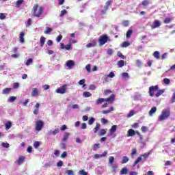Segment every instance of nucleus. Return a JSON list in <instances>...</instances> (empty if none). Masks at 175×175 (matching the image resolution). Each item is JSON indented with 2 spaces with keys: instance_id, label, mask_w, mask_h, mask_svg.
<instances>
[{
  "instance_id": "58",
  "label": "nucleus",
  "mask_w": 175,
  "mask_h": 175,
  "mask_svg": "<svg viewBox=\"0 0 175 175\" xmlns=\"http://www.w3.org/2000/svg\"><path fill=\"white\" fill-rule=\"evenodd\" d=\"M163 83H164V84L169 85V84H170V79H169L167 78H165L163 79Z\"/></svg>"
},
{
  "instance_id": "19",
  "label": "nucleus",
  "mask_w": 175,
  "mask_h": 175,
  "mask_svg": "<svg viewBox=\"0 0 175 175\" xmlns=\"http://www.w3.org/2000/svg\"><path fill=\"white\" fill-rule=\"evenodd\" d=\"M111 167L112 168V172L113 173H117V170L118 169V165L116 163L111 164Z\"/></svg>"
},
{
  "instance_id": "20",
  "label": "nucleus",
  "mask_w": 175,
  "mask_h": 175,
  "mask_svg": "<svg viewBox=\"0 0 175 175\" xmlns=\"http://www.w3.org/2000/svg\"><path fill=\"white\" fill-rule=\"evenodd\" d=\"M129 157H128L126 156L122 157V161H121V163L122 165H124V163H127V162H129Z\"/></svg>"
},
{
  "instance_id": "55",
  "label": "nucleus",
  "mask_w": 175,
  "mask_h": 175,
  "mask_svg": "<svg viewBox=\"0 0 175 175\" xmlns=\"http://www.w3.org/2000/svg\"><path fill=\"white\" fill-rule=\"evenodd\" d=\"M68 175H75V172L72 170H68L66 172Z\"/></svg>"
},
{
  "instance_id": "53",
  "label": "nucleus",
  "mask_w": 175,
  "mask_h": 175,
  "mask_svg": "<svg viewBox=\"0 0 175 175\" xmlns=\"http://www.w3.org/2000/svg\"><path fill=\"white\" fill-rule=\"evenodd\" d=\"M85 69L88 73H91V64H88L85 66Z\"/></svg>"
},
{
  "instance_id": "46",
  "label": "nucleus",
  "mask_w": 175,
  "mask_h": 175,
  "mask_svg": "<svg viewBox=\"0 0 175 175\" xmlns=\"http://www.w3.org/2000/svg\"><path fill=\"white\" fill-rule=\"evenodd\" d=\"M60 148H61V150H66V144L62 142L60 144Z\"/></svg>"
},
{
  "instance_id": "38",
  "label": "nucleus",
  "mask_w": 175,
  "mask_h": 175,
  "mask_svg": "<svg viewBox=\"0 0 175 175\" xmlns=\"http://www.w3.org/2000/svg\"><path fill=\"white\" fill-rule=\"evenodd\" d=\"M142 5L143 6H148V5H150V1L148 0H144L142 1Z\"/></svg>"
},
{
  "instance_id": "37",
  "label": "nucleus",
  "mask_w": 175,
  "mask_h": 175,
  "mask_svg": "<svg viewBox=\"0 0 175 175\" xmlns=\"http://www.w3.org/2000/svg\"><path fill=\"white\" fill-rule=\"evenodd\" d=\"M164 92H165V90H159L156 94V97L158 98L159 96H161V95H162V94H163Z\"/></svg>"
},
{
  "instance_id": "34",
  "label": "nucleus",
  "mask_w": 175,
  "mask_h": 175,
  "mask_svg": "<svg viewBox=\"0 0 175 175\" xmlns=\"http://www.w3.org/2000/svg\"><path fill=\"white\" fill-rule=\"evenodd\" d=\"M128 46H131V43H129V42H124L120 44V46L122 47H128Z\"/></svg>"
},
{
  "instance_id": "56",
  "label": "nucleus",
  "mask_w": 175,
  "mask_h": 175,
  "mask_svg": "<svg viewBox=\"0 0 175 175\" xmlns=\"http://www.w3.org/2000/svg\"><path fill=\"white\" fill-rule=\"evenodd\" d=\"M32 25V20L31 18H29L26 23V27H30V25Z\"/></svg>"
},
{
  "instance_id": "43",
  "label": "nucleus",
  "mask_w": 175,
  "mask_h": 175,
  "mask_svg": "<svg viewBox=\"0 0 175 175\" xmlns=\"http://www.w3.org/2000/svg\"><path fill=\"white\" fill-rule=\"evenodd\" d=\"M122 77H123L124 79H129V75L128 74V72H123L122 73Z\"/></svg>"
},
{
  "instance_id": "3",
  "label": "nucleus",
  "mask_w": 175,
  "mask_h": 175,
  "mask_svg": "<svg viewBox=\"0 0 175 175\" xmlns=\"http://www.w3.org/2000/svg\"><path fill=\"white\" fill-rule=\"evenodd\" d=\"M107 40H109V37H107V35L101 36L98 39L99 46L106 44V43H107Z\"/></svg>"
},
{
  "instance_id": "11",
  "label": "nucleus",
  "mask_w": 175,
  "mask_h": 175,
  "mask_svg": "<svg viewBox=\"0 0 175 175\" xmlns=\"http://www.w3.org/2000/svg\"><path fill=\"white\" fill-rule=\"evenodd\" d=\"M107 155V152L105 151L101 154H94V159H99L100 158H103V157H106Z\"/></svg>"
},
{
  "instance_id": "16",
  "label": "nucleus",
  "mask_w": 175,
  "mask_h": 175,
  "mask_svg": "<svg viewBox=\"0 0 175 175\" xmlns=\"http://www.w3.org/2000/svg\"><path fill=\"white\" fill-rule=\"evenodd\" d=\"M51 32H53V28L46 26L45 27V31H44V33H45V35H50Z\"/></svg>"
},
{
  "instance_id": "50",
  "label": "nucleus",
  "mask_w": 175,
  "mask_h": 175,
  "mask_svg": "<svg viewBox=\"0 0 175 175\" xmlns=\"http://www.w3.org/2000/svg\"><path fill=\"white\" fill-rule=\"evenodd\" d=\"M79 174L81 175H88V172H85L84 170H81L79 172Z\"/></svg>"
},
{
  "instance_id": "52",
  "label": "nucleus",
  "mask_w": 175,
  "mask_h": 175,
  "mask_svg": "<svg viewBox=\"0 0 175 175\" xmlns=\"http://www.w3.org/2000/svg\"><path fill=\"white\" fill-rule=\"evenodd\" d=\"M115 99H116V95L111 94L110 96V103H113V102L115 100Z\"/></svg>"
},
{
  "instance_id": "9",
  "label": "nucleus",
  "mask_w": 175,
  "mask_h": 175,
  "mask_svg": "<svg viewBox=\"0 0 175 175\" xmlns=\"http://www.w3.org/2000/svg\"><path fill=\"white\" fill-rule=\"evenodd\" d=\"M57 133H59V129H55L54 130H50L47 132L46 135L48 136H51V135H53L55 136V135H57Z\"/></svg>"
},
{
  "instance_id": "15",
  "label": "nucleus",
  "mask_w": 175,
  "mask_h": 175,
  "mask_svg": "<svg viewBox=\"0 0 175 175\" xmlns=\"http://www.w3.org/2000/svg\"><path fill=\"white\" fill-rule=\"evenodd\" d=\"M156 112H157V107H153L152 108H151V109L149 111L150 117H152Z\"/></svg>"
},
{
  "instance_id": "25",
  "label": "nucleus",
  "mask_w": 175,
  "mask_h": 175,
  "mask_svg": "<svg viewBox=\"0 0 175 175\" xmlns=\"http://www.w3.org/2000/svg\"><path fill=\"white\" fill-rule=\"evenodd\" d=\"M100 129V124L99 123H96V127L94 129V133H98V131Z\"/></svg>"
},
{
  "instance_id": "28",
  "label": "nucleus",
  "mask_w": 175,
  "mask_h": 175,
  "mask_svg": "<svg viewBox=\"0 0 175 175\" xmlns=\"http://www.w3.org/2000/svg\"><path fill=\"white\" fill-rule=\"evenodd\" d=\"M117 65L119 68H122V66L125 65V62L124 60H120L118 62Z\"/></svg>"
},
{
  "instance_id": "57",
  "label": "nucleus",
  "mask_w": 175,
  "mask_h": 175,
  "mask_svg": "<svg viewBox=\"0 0 175 175\" xmlns=\"http://www.w3.org/2000/svg\"><path fill=\"white\" fill-rule=\"evenodd\" d=\"M172 21V18H165V19L164 20V23L165 24H169Z\"/></svg>"
},
{
  "instance_id": "36",
  "label": "nucleus",
  "mask_w": 175,
  "mask_h": 175,
  "mask_svg": "<svg viewBox=\"0 0 175 175\" xmlns=\"http://www.w3.org/2000/svg\"><path fill=\"white\" fill-rule=\"evenodd\" d=\"M16 99H17V97L11 96L8 98V102H10V103H13V102H14V100H16Z\"/></svg>"
},
{
  "instance_id": "51",
  "label": "nucleus",
  "mask_w": 175,
  "mask_h": 175,
  "mask_svg": "<svg viewBox=\"0 0 175 175\" xmlns=\"http://www.w3.org/2000/svg\"><path fill=\"white\" fill-rule=\"evenodd\" d=\"M122 24L124 27H128L129 25V21H123Z\"/></svg>"
},
{
  "instance_id": "40",
  "label": "nucleus",
  "mask_w": 175,
  "mask_h": 175,
  "mask_svg": "<svg viewBox=\"0 0 175 175\" xmlns=\"http://www.w3.org/2000/svg\"><path fill=\"white\" fill-rule=\"evenodd\" d=\"M133 116H135V111H133V110L130 111V112L127 114L128 118H129Z\"/></svg>"
},
{
  "instance_id": "29",
  "label": "nucleus",
  "mask_w": 175,
  "mask_h": 175,
  "mask_svg": "<svg viewBox=\"0 0 175 175\" xmlns=\"http://www.w3.org/2000/svg\"><path fill=\"white\" fill-rule=\"evenodd\" d=\"M40 42V46L43 47V46H44V42H46V38L41 37Z\"/></svg>"
},
{
  "instance_id": "5",
  "label": "nucleus",
  "mask_w": 175,
  "mask_h": 175,
  "mask_svg": "<svg viewBox=\"0 0 175 175\" xmlns=\"http://www.w3.org/2000/svg\"><path fill=\"white\" fill-rule=\"evenodd\" d=\"M66 90H68V85H63L62 87L57 88L55 90V92L57 94H66Z\"/></svg>"
},
{
  "instance_id": "4",
  "label": "nucleus",
  "mask_w": 175,
  "mask_h": 175,
  "mask_svg": "<svg viewBox=\"0 0 175 175\" xmlns=\"http://www.w3.org/2000/svg\"><path fill=\"white\" fill-rule=\"evenodd\" d=\"M44 126V122L43 121L39 120L36 122V131H38V132H40L42 131V129Z\"/></svg>"
},
{
  "instance_id": "62",
  "label": "nucleus",
  "mask_w": 175,
  "mask_h": 175,
  "mask_svg": "<svg viewBox=\"0 0 175 175\" xmlns=\"http://www.w3.org/2000/svg\"><path fill=\"white\" fill-rule=\"evenodd\" d=\"M18 87H20V83H14L13 85V88L14 90H17V88H18Z\"/></svg>"
},
{
  "instance_id": "27",
  "label": "nucleus",
  "mask_w": 175,
  "mask_h": 175,
  "mask_svg": "<svg viewBox=\"0 0 175 175\" xmlns=\"http://www.w3.org/2000/svg\"><path fill=\"white\" fill-rule=\"evenodd\" d=\"M92 94L90 92H84L83 94V98H90Z\"/></svg>"
},
{
  "instance_id": "31",
  "label": "nucleus",
  "mask_w": 175,
  "mask_h": 175,
  "mask_svg": "<svg viewBox=\"0 0 175 175\" xmlns=\"http://www.w3.org/2000/svg\"><path fill=\"white\" fill-rule=\"evenodd\" d=\"M133 33V31L132 29H129L126 34V38H131V35H132Z\"/></svg>"
},
{
  "instance_id": "12",
  "label": "nucleus",
  "mask_w": 175,
  "mask_h": 175,
  "mask_svg": "<svg viewBox=\"0 0 175 175\" xmlns=\"http://www.w3.org/2000/svg\"><path fill=\"white\" fill-rule=\"evenodd\" d=\"M116 131H117V125H113L110 129V136H113V137H116V134H113L114 132H116Z\"/></svg>"
},
{
  "instance_id": "33",
  "label": "nucleus",
  "mask_w": 175,
  "mask_h": 175,
  "mask_svg": "<svg viewBox=\"0 0 175 175\" xmlns=\"http://www.w3.org/2000/svg\"><path fill=\"white\" fill-rule=\"evenodd\" d=\"M23 2H24V0H18L16 3V7L20 8V6H21V5H23Z\"/></svg>"
},
{
  "instance_id": "21",
  "label": "nucleus",
  "mask_w": 175,
  "mask_h": 175,
  "mask_svg": "<svg viewBox=\"0 0 175 175\" xmlns=\"http://www.w3.org/2000/svg\"><path fill=\"white\" fill-rule=\"evenodd\" d=\"M25 157H24V156H21L19 158H18V159L17 160V163L18 164V165H22V163L24 162V161H25Z\"/></svg>"
},
{
  "instance_id": "17",
  "label": "nucleus",
  "mask_w": 175,
  "mask_h": 175,
  "mask_svg": "<svg viewBox=\"0 0 175 175\" xmlns=\"http://www.w3.org/2000/svg\"><path fill=\"white\" fill-rule=\"evenodd\" d=\"M24 36H25V33H24V31H21L19 36V42H21V43L25 42Z\"/></svg>"
},
{
  "instance_id": "7",
  "label": "nucleus",
  "mask_w": 175,
  "mask_h": 175,
  "mask_svg": "<svg viewBox=\"0 0 175 175\" xmlns=\"http://www.w3.org/2000/svg\"><path fill=\"white\" fill-rule=\"evenodd\" d=\"M158 85H155V86H150L149 88V94L150 96H154V91H158Z\"/></svg>"
},
{
  "instance_id": "48",
  "label": "nucleus",
  "mask_w": 175,
  "mask_h": 175,
  "mask_svg": "<svg viewBox=\"0 0 175 175\" xmlns=\"http://www.w3.org/2000/svg\"><path fill=\"white\" fill-rule=\"evenodd\" d=\"M117 55L120 58H122V59H125V58H126V57L124 56V55H122V53H121L120 52H118Z\"/></svg>"
},
{
  "instance_id": "22",
  "label": "nucleus",
  "mask_w": 175,
  "mask_h": 175,
  "mask_svg": "<svg viewBox=\"0 0 175 175\" xmlns=\"http://www.w3.org/2000/svg\"><path fill=\"white\" fill-rule=\"evenodd\" d=\"M70 136V133H65L63 139H62V142H66L68 139H69V137Z\"/></svg>"
},
{
  "instance_id": "60",
  "label": "nucleus",
  "mask_w": 175,
  "mask_h": 175,
  "mask_svg": "<svg viewBox=\"0 0 175 175\" xmlns=\"http://www.w3.org/2000/svg\"><path fill=\"white\" fill-rule=\"evenodd\" d=\"M62 40V35L59 34L56 38V41L57 42V43H59V42H61Z\"/></svg>"
},
{
  "instance_id": "8",
  "label": "nucleus",
  "mask_w": 175,
  "mask_h": 175,
  "mask_svg": "<svg viewBox=\"0 0 175 175\" xmlns=\"http://www.w3.org/2000/svg\"><path fill=\"white\" fill-rule=\"evenodd\" d=\"M103 102H110V97H108L107 98H98L96 100V105H102Z\"/></svg>"
},
{
  "instance_id": "54",
  "label": "nucleus",
  "mask_w": 175,
  "mask_h": 175,
  "mask_svg": "<svg viewBox=\"0 0 175 175\" xmlns=\"http://www.w3.org/2000/svg\"><path fill=\"white\" fill-rule=\"evenodd\" d=\"M1 146L4 148H9V147L10 146L9 145V143H5V142H3L1 144Z\"/></svg>"
},
{
  "instance_id": "10",
  "label": "nucleus",
  "mask_w": 175,
  "mask_h": 175,
  "mask_svg": "<svg viewBox=\"0 0 175 175\" xmlns=\"http://www.w3.org/2000/svg\"><path fill=\"white\" fill-rule=\"evenodd\" d=\"M75 62L72 60H68L66 62V66H67V68H68V69H73V68H75Z\"/></svg>"
},
{
  "instance_id": "59",
  "label": "nucleus",
  "mask_w": 175,
  "mask_h": 175,
  "mask_svg": "<svg viewBox=\"0 0 175 175\" xmlns=\"http://www.w3.org/2000/svg\"><path fill=\"white\" fill-rule=\"evenodd\" d=\"M106 134V130L105 129H101L100 131H99V135L100 136H103L104 135Z\"/></svg>"
},
{
  "instance_id": "39",
  "label": "nucleus",
  "mask_w": 175,
  "mask_h": 175,
  "mask_svg": "<svg viewBox=\"0 0 175 175\" xmlns=\"http://www.w3.org/2000/svg\"><path fill=\"white\" fill-rule=\"evenodd\" d=\"M12 128V122H8L5 124V129H10Z\"/></svg>"
},
{
  "instance_id": "26",
  "label": "nucleus",
  "mask_w": 175,
  "mask_h": 175,
  "mask_svg": "<svg viewBox=\"0 0 175 175\" xmlns=\"http://www.w3.org/2000/svg\"><path fill=\"white\" fill-rule=\"evenodd\" d=\"M95 46H96V42H90L86 45V47L88 49H90L91 47H95Z\"/></svg>"
},
{
  "instance_id": "41",
  "label": "nucleus",
  "mask_w": 175,
  "mask_h": 175,
  "mask_svg": "<svg viewBox=\"0 0 175 175\" xmlns=\"http://www.w3.org/2000/svg\"><path fill=\"white\" fill-rule=\"evenodd\" d=\"M85 83V79H81L79 81V85H83V88L85 87V84H84Z\"/></svg>"
},
{
  "instance_id": "14",
  "label": "nucleus",
  "mask_w": 175,
  "mask_h": 175,
  "mask_svg": "<svg viewBox=\"0 0 175 175\" xmlns=\"http://www.w3.org/2000/svg\"><path fill=\"white\" fill-rule=\"evenodd\" d=\"M136 135V132L135 130L131 129L127 131V136L128 137H131L132 136H135Z\"/></svg>"
},
{
  "instance_id": "23",
  "label": "nucleus",
  "mask_w": 175,
  "mask_h": 175,
  "mask_svg": "<svg viewBox=\"0 0 175 175\" xmlns=\"http://www.w3.org/2000/svg\"><path fill=\"white\" fill-rule=\"evenodd\" d=\"M120 175H124V174H128V169L126 167H123L120 172Z\"/></svg>"
},
{
  "instance_id": "64",
  "label": "nucleus",
  "mask_w": 175,
  "mask_h": 175,
  "mask_svg": "<svg viewBox=\"0 0 175 175\" xmlns=\"http://www.w3.org/2000/svg\"><path fill=\"white\" fill-rule=\"evenodd\" d=\"M110 77V74L107 75L105 78L103 79V83H107L109 81V78Z\"/></svg>"
},
{
  "instance_id": "49",
  "label": "nucleus",
  "mask_w": 175,
  "mask_h": 175,
  "mask_svg": "<svg viewBox=\"0 0 175 175\" xmlns=\"http://www.w3.org/2000/svg\"><path fill=\"white\" fill-rule=\"evenodd\" d=\"M66 13H68V11L66 10H63L60 14H59V16L60 17H64V16H65V14H66Z\"/></svg>"
},
{
  "instance_id": "45",
  "label": "nucleus",
  "mask_w": 175,
  "mask_h": 175,
  "mask_svg": "<svg viewBox=\"0 0 175 175\" xmlns=\"http://www.w3.org/2000/svg\"><path fill=\"white\" fill-rule=\"evenodd\" d=\"M39 146H40V142L36 141L33 143L34 148H39Z\"/></svg>"
},
{
  "instance_id": "35",
  "label": "nucleus",
  "mask_w": 175,
  "mask_h": 175,
  "mask_svg": "<svg viewBox=\"0 0 175 175\" xmlns=\"http://www.w3.org/2000/svg\"><path fill=\"white\" fill-rule=\"evenodd\" d=\"M153 55L157 59H159V51H156L154 52Z\"/></svg>"
},
{
  "instance_id": "47",
  "label": "nucleus",
  "mask_w": 175,
  "mask_h": 175,
  "mask_svg": "<svg viewBox=\"0 0 175 175\" xmlns=\"http://www.w3.org/2000/svg\"><path fill=\"white\" fill-rule=\"evenodd\" d=\"M136 65H137V66H138V68H140V66H142V65H143V63L142 62V61H140V59H137Z\"/></svg>"
},
{
  "instance_id": "1",
  "label": "nucleus",
  "mask_w": 175,
  "mask_h": 175,
  "mask_svg": "<svg viewBox=\"0 0 175 175\" xmlns=\"http://www.w3.org/2000/svg\"><path fill=\"white\" fill-rule=\"evenodd\" d=\"M169 117H170V110L163 109L161 114L158 118V121L161 122L162 121H165V120H167Z\"/></svg>"
},
{
  "instance_id": "32",
  "label": "nucleus",
  "mask_w": 175,
  "mask_h": 175,
  "mask_svg": "<svg viewBox=\"0 0 175 175\" xmlns=\"http://www.w3.org/2000/svg\"><path fill=\"white\" fill-rule=\"evenodd\" d=\"M150 154H151V150L149 152H146L144 154H142L140 156V157L142 158V157H143L145 159H147V158H148V157H150Z\"/></svg>"
},
{
  "instance_id": "18",
  "label": "nucleus",
  "mask_w": 175,
  "mask_h": 175,
  "mask_svg": "<svg viewBox=\"0 0 175 175\" xmlns=\"http://www.w3.org/2000/svg\"><path fill=\"white\" fill-rule=\"evenodd\" d=\"M39 95V90L38 88H33L32 92H31V96H36Z\"/></svg>"
},
{
  "instance_id": "30",
  "label": "nucleus",
  "mask_w": 175,
  "mask_h": 175,
  "mask_svg": "<svg viewBox=\"0 0 175 175\" xmlns=\"http://www.w3.org/2000/svg\"><path fill=\"white\" fill-rule=\"evenodd\" d=\"M33 62V59L32 58H29L25 62V65L26 66H29V65L32 64Z\"/></svg>"
},
{
  "instance_id": "2",
  "label": "nucleus",
  "mask_w": 175,
  "mask_h": 175,
  "mask_svg": "<svg viewBox=\"0 0 175 175\" xmlns=\"http://www.w3.org/2000/svg\"><path fill=\"white\" fill-rule=\"evenodd\" d=\"M33 16L35 17H40V16H42V14H43V10L44 8L43 7H40L38 4H36L33 7Z\"/></svg>"
},
{
  "instance_id": "63",
  "label": "nucleus",
  "mask_w": 175,
  "mask_h": 175,
  "mask_svg": "<svg viewBox=\"0 0 175 175\" xmlns=\"http://www.w3.org/2000/svg\"><path fill=\"white\" fill-rule=\"evenodd\" d=\"M175 102V92L173 93L172 97L170 100V103H174Z\"/></svg>"
},
{
  "instance_id": "13",
  "label": "nucleus",
  "mask_w": 175,
  "mask_h": 175,
  "mask_svg": "<svg viewBox=\"0 0 175 175\" xmlns=\"http://www.w3.org/2000/svg\"><path fill=\"white\" fill-rule=\"evenodd\" d=\"M109 6H110V0H108L106 3V5L104 6V9L102 10L103 14H105V13L107 12V10L109 9Z\"/></svg>"
},
{
  "instance_id": "24",
  "label": "nucleus",
  "mask_w": 175,
  "mask_h": 175,
  "mask_svg": "<svg viewBox=\"0 0 175 175\" xmlns=\"http://www.w3.org/2000/svg\"><path fill=\"white\" fill-rule=\"evenodd\" d=\"M10 91H12V89L7 88L3 90L2 94L4 95H8V94H10Z\"/></svg>"
},
{
  "instance_id": "61",
  "label": "nucleus",
  "mask_w": 175,
  "mask_h": 175,
  "mask_svg": "<svg viewBox=\"0 0 175 175\" xmlns=\"http://www.w3.org/2000/svg\"><path fill=\"white\" fill-rule=\"evenodd\" d=\"M64 49H66V50H72V44H68L66 45Z\"/></svg>"
},
{
  "instance_id": "6",
  "label": "nucleus",
  "mask_w": 175,
  "mask_h": 175,
  "mask_svg": "<svg viewBox=\"0 0 175 175\" xmlns=\"http://www.w3.org/2000/svg\"><path fill=\"white\" fill-rule=\"evenodd\" d=\"M161 21L159 20L154 21L153 23L150 25L151 29H155V28H159L161 27Z\"/></svg>"
},
{
  "instance_id": "42",
  "label": "nucleus",
  "mask_w": 175,
  "mask_h": 175,
  "mask_svg": "<svg viewBox=\"0 0 175 175\" xmlns=\"http://www.w3.org/2000/svg\"><path fill=\"white\" fill-rule=\"evenodd\" d=\"M95 122V118H90L89 121H88V124L89 125H92Z\"/></svg>"
},
{
  "instance_id": "44",
  "label": "nucleus",
  "mask_w": 175,
  "mask_h": 175,
  "mask_svg": "<svg viewBox=\"0 0 175 175\" xmlns=\"http://www.w3.org/2000/svg\"><path fill=\"white\" fill-rule=\"evenodd\" d=\"M142 161V157L141 156L139 157L134 162V165L133 166H136V165H137V163H139V162H140Z\"/></svg>"
}]
</instances>
